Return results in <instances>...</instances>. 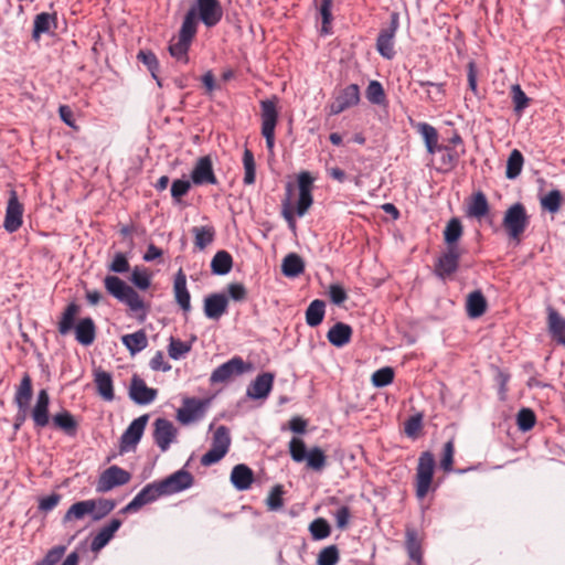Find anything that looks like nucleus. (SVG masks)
<instances>
[{
  "label": "nucleus",
  "mask_w": 565,
  "mask_h": 565,
  "mask_svg": "<svg viewBox=\"0 0 565 565\" xmlns=\"http://www.w3.org/2000/svg\"><path fill=\"white\" fill-rule=\"evenodd\" d=\"M274 374L264 372L256 376V379L248 385L246 395L253 399L266 398L273 388Z\"/></svg>",
  "instance_id": "nucleus-21"
},
{
  "label": "nucleus",
  "mask_w": 565,
  "mask_h": 565,
  "mask_svg": "<svg viewBox=\"0 0 565 565\" xmlns=\"http://www.w3.org/2000/svg\"><path fill=\"white\" fill-rule=\"evenodd\" d=\"M326 302L321 299L311 301L306 310V323L311 327H318L324 318Z\"/></svg>",
  "instance_id": "nucleus-38"
},
{
  "label": "nucleus",
  "mask_w": 565,
  "mask_h": 565,
  "mask_svg": "<svg viewBox=\"0 0 565 565\" xmlns=\"http://www.w3.org/2000/svg\"><path fill=\"white\" fill-rule=\"evenodd\" d=\"M130 281L140 290H146L151 285V275L148 273L146 268H140L136 266L132 269Z\"/></svg>",
  "instance_id": "nucleus-55"
},
{
  "label": "nucleus",
  "mask_w": 565,
  "mask_h": 565,
  "mask_svg": "<svg viewBox=\"0 0 565 565\" xmlns=\"http://www.w3.org/2000/svg\"><path fill=\"white\" fill-rule=\"evenodd\" d=\"M189 10H194L195 17L209 29L217 25L223 18V8L218 0H195Z\"/></svg>",
  "instance_id": "nucleus-6"
},
{
  "label": "nucleus",
  "mask_w": 565,
  "mask_h": 565,
  "mask_svg": "<svg viewBox=\"0 0 565 565\" xmlns=\"http://www.w3.org/2000/svg\"><path fill=\"white\" fill-rule=\"evenodd\" d=\"M405 544L409 558L419 564L423 557L422 545L417 532L414 529H407Z\"/></svg>",
  "instance_id": "nucleus-46"
},
{
  "label": "nucleus",
  "mask_w": 565,
  "mask_h": 565,
  "mask_svg": "<svg viewBox=\"0 0 565 565\" xmlns=\"http://www.w3.org/2000/svg\"><path fill=\"white\" fill-rule=\"evenodd\" d=\"M289 452L294 461L302 462L308 457V450L302 439L294 437L289 443Z\"/></svg>",
  "instance_id": "nucleus-61"
},
{
  "label": "nucleus",
  "mask_w": 565,
  "mask_h": 565,
  "mask_svg": "<svg viewBox=\"0 0 565 565\" xmlns=\"http://www.w3.org/2000/svg\"><path fill=\"white\" fill-rule=\"evenodd\" d=\"M198 32V18L195 17L194 10H188L185 13L178 38L183 39V41H189L192 43Z\"/></svg>",
  "instance_id": "nucleus-40"
},
{
  "label": "nucleus",
  "mask_w": 565,
  "mask_h": 565,
  "mask_svg": "<svg viewBox=\"0 0 565 565\" xmlns=\"http://www.w3.org/2000/svg\"><path fill=\"white\" fill-rule=\"evenodd\" d=\"M303 270L305 263L298 254L290 253L282 259L281 271L286 277H298Z\"/></svg>",
  "instance_id": "nucleus-36"
},
{
  "label": "nucleus",
  "mask_w": 565,
  "mask_h": 565,
  "mask_svg": "<svg viewBox=\"0 0 565 565\" xmlns=\"http://www.w3.org/2000/svg\"><path fill=\"white\" fill-rule=\"evenodd\" d=\"M96 508V501L90 500H84L75 502L70 507V509L66 511V513L63 516V522L67 523L72 520H81L86 514H90L94 512V509Z\"/></svg>",
  "instance_id": "nucleus-33"
},
{
  "label": "nucleus",
  "mask_w": 565,
  "mask_h": 565,
  "mask_svg": "<svg viewBox=\"0 0 565 565\" xmlns=\"http://www.w3.org/2000/svg\"><path fill=\"white\" fill-rule=\"evenodd\" d=\"M439 147L441 148V151H445L441 156L440 162L443 167H445L446 171L455 169L458 166L460 158L466 153L463 146L460 151L450 145H440Z\"/></svg>",
  "instance_id": "nucleus-43"
},
{
  "label": "nucleus",
  "mask_w": 565,
  "mask_h": 565,
  "mask_svg": "<svg viewBox=\"0 0 565 565\" xmlns=\"http://www.w3.org/2000/svg\"><path fill=\"white\" fill-rule=\"evenodd\" d=\"M233 258L226 250H218L211 260V270L214 275L224 276L231 271Z\"/></svg>",
  "instance_id": "nucleus-37"
},
{
  "label": "nucleus",
  "mask_w": 565,
  "mask_h": 565,
  "mask_svg": "<svg viewBox=\"0 0 565 565\" xmlns=\"http://www.w3.org/2000/svg\"><path fill=\"white\" fill-rule=\"evenodd\" d=\"M511 98L513 103V109L519 115H521L530 104V98L526 96L519 84L512 85Z\"/></svg>",
  "instance_id": "nucleus-52"
},
{
  "label": "nucleus",
  "mask_w": 565,
  "mask_h": 565,
  "mask_svg": "<svg viewBox=\"0 0 565 565\" xmlns=\"http://www.w3.org/2000/svg\"><path fill=\"white\" fill-rule=\"evenodd\" d=\"M190 351H191L190 344H188L181 340L174 339L172 337L170 338L168 353L171 359L179 360Z\"/></svg>",
  "instance_id": "nucleus-64"
},
{
  "label": "nucleus",
  "mask_w": 565,
  "mask_h": 565,
  "mask_svg": "<svg viewBox=\"0 0 565 565\" xmlns=\"http://www.w3.org/2000/svg\"><path fill=\"white\" fill-rule=\"evenodd\" d=\"M154 429H153V439L156 445L160 448L162 452L167 451L170 445L177 438V428L167 418H157L154 420Z\"/></svg>",
  "instance_id": "nucleus-15"
},
{
  "label": "nucleus",
  "mask_w": 565,
  "mask_h": 565,
  "mask_svg": "<svg viewBox=\"0 0 565 565\" xmlns=\"http://www.w3.org/2000/svg\"><path fill=\"white\" fill-rule=\"evenodd\" d=\"M32 396V379L28 373H24L14 394V404L17 405V408L30 409Z\"/></svg>",
  "instance_id": "nucleus-28"
},
{
  "label": "nucleus",
  "mask_w": 565,
  "mask_h": 565,
  "mask_svg": "<svg viewBox=\"0 0 565 565\" xmlns=\"http://www.w3.org/2000/svg\"><path fill=\"white\" fill-rule=\"evenodd\" d=\"M191 181L194 185L217 184V178L213 170V161L210 156L200 157L190 174Z\"/></svg>",
  "instance_id": "nucleus-14"
},
{
  "label": "nucleus",
  "mask_w": 565,
  "mask_h": 565,
  "mask_svg": "<svg viewBox=\"0 0 565 565\" xmlns=\"http://www.w3.org/2000/svg\"><path fill=\"white\" fill-rule=\"evenodd\" d=\"M231 441L230 429L226 426L221 425L213 434L211 447L226 455L230 450Z\"/></svg>",
  "instance_id": "nucleus-44"
},
{
  "label": "nucleus",
  "mask_w": 565,
  "mask_h": 565,
  "mask_svg": "<svg viewBox=\"0 0 565 565\" xmlns=\"http://www.w3.org/2000/svg\"><path fill=\"white\" fill-rule=\"evenodd\" d=\"M104 286L110 296L119 302L125 303L132 312H142V317L146 316L145 301L140 295L121 278L115 275H107L104 278Z\"/></svg>",
  "instance_id": "nucleus-1"
},
{
  "label": "nucleus",
  "mask_w": 565,
  "mask_h": 565,
  "mask_svg": "<svg viewBox=\"0 0 565 565\" xmlns=\"http://www.w3.org/2000/svg\"><path fill=\"white\" fill-rule=\"evenodd\" d=\"M22 214L23 206L19 202L17 192L11 190L3 222L4 230L9 233L17 232L22 225Z\"/></svg>",
  "instance_id": "nucleus-16"
},
{
  "label": "nucleus",
  "mask_w": 565,
  "mask_h": 565,
  "mask_svg": "<svg viewBox=\"0 0 565 565\" xmlns=\"http://www.w3.org/2000/svg\"><path fill=\"white\" fill-rule=\"evenodd\" d=\"M164 495H171L191 488L194 477L185 469H180L159 481Z\"/></svg>",
  "instance_id": "nucleus-13"
},
{
  "label": "nucleus",
  "mask_w": 565,
  "mask_h": 565,
  "mask_svg": "<svg viewBox=\"0 0 565 565\" xmlns=\"http://www.w3.org/2000/svg\"><path fill=\"white\" fill-rule=\"evenodd\" d=\"M192 181L185 179H175L171 184V196L175 203L186 195L191 189Z\"/></svg>",
  "instance_id": "nucleus-63"
},
{
  "label": "nucleus",
  "mask_w": 565,
  "mask_h": 565,
  "mask_svg": "<svg viewBox=\"0 0 565 565\" xmlns=\"http://www.w3.org/2000/svg\"><path fill=\"white\" fill-rule=\"evenodd\" d=\"M94 382L98 395L107 402H111L115 398L113 377L109 372L97 370L94 374Z\"/></svg>",
  "instance_id": "nucleus-27"
},
{
  "label": "nucleus",
  "mask_w": 565,
  "mask_h": 565,
  "mask_svg": "<svg viewBox=\"0 0 565 565\" xmlns=\"http://www.w3.org/2000/svg\"><path fill=\"white\" fill-rule=\"evenodd\" d=\"M164 493L160 486L159 481H153L151 483L146 484L137 495L125 507L122 508V513H131L137 512L143 505L149 504L158 500L160 497H163Z\"/></svg>",
  "instance_id": "nucleus-11"
},
{
  "label": "nucleus",
  "mask_w": 565,
  "mask_h": 565,
  "mask_svg": "<svg viewBox=\"0 0 565 565\" xmlns=\"http://www.w3.org/2000/svg\"><path fill=\"white\" fill-rule=\"evenodd\" d=\"M332 3L333 0H321L319 12L322 19L321 33L329 34L331 32V22H332Z\"/></svg>",
  "instance_id": "nucleus-58"
},
{
  "label": "nucleus",
  "mask_w": 565,
  "mask_h": 565,
  "mask_svg": "<svg viewBox=\"0 0 565 565\" xmlns=\"http://www.w3.org/2000/svg\"><path fill=\"white\" fill-rule=\"evenodd\" d=\"M31 417L36 428H44L50 424V395L46 390L39 391Z\"/></svg>",
  "instance_id": "nucleus-20"
},
{
  "label": "nucleus",
  "mask_w": 565,
  "mask_h": 565,
  "mask_svg": "<svg viewBox=\"0 0 565 565\" xmlns=\"http://www.w3.org/2000/svg\"><path fill=\"white\" fill-rule=\"evenodd\" d=\"M52 422L56 428L63 430L70 437H74L77 434L78 423L66 409L55 414L52 417Z\"/></svg>",
  "instance_id": "nucleus-32"
},
{
  "label": "nucleus",
  "mask_w": 565,
  "mask_h": 565,
  "mask_svg": "<svg viewBox=\"0 0 565 565\" xmlns=\"http://www.w3.org/2000/svg\"><path fill=\"white\" fill-rule=\"evenodd\" d=\"M96 501V508L94 512H92V519L94 521H99L106 515H108L116 507V502L110 499L100 498Z\"/></svg>",
  "instance_id": "nucleus-59"
},
{
  "label": "nucleus",
  "mask_w": 565,
  "mask_h": 565,
  "mask_svg": "<svg viewBox=\"0 0 565 565\" xmlns=\"http://www.w3.org/2000/svg\"><path fill=\"white\" fill-rule=\"evenodd\" d=\"M530 220L525 206L518 202L511 205L504 213L502 226L510 238L520 241V237L529 226Z\"/></svg>",
  "instance_id": "nucleus-2"
},
{
  "label": "nucleus",
  "mask_w": 565,
  "mask_h": 565,
  "mask_svg": "<svg viewBox=\"0 0 565 565\" xmlns=\"http://www.w3.org/2000/svg\"><path fill=\"white\" fill-rule=\"evenodd\" d=\"M461 255V248L446 247L435 263L434 274L443 280L452 276L459 268Z\"/></svg>",
  "instance_id": "nucleus-9"
},
{
  "label": "nucleus",
  "mask_w": 565,
  "mask_h": 565,
  "mask_svg": "<svg viewBox=\"0 0 565 565\" xmlns=\"http://www.w3.org/2000/svg\"><path fill=\"white\" fill-rule=\"evenodd\" d=\"M309 531L313 540L320 541L330 535L331 526L326 519L318 518L310 523Z\"/></svg>",
  "instance_id": "nucleus-51"
},
{
  "label": "nucleus",
  "mask_w": 565,
  "mask_h": 565,
  "mask_svg": "<svg viewBox=\"0 0 565 565\" xmlns=\"http://www.w3.org/2000/svg\"><path fill=\"white\" fill-rule=\"evenodd\" d=\"M205 407V401L186 397L183 401V406L177 412V418L181 424H190L203 417Z\"/></svg>",
  "instance_id": "nucleus-17"
},
{
  "label": "nucleus",
  "mask_w": 565,
  "mask_h": 565,
  "mask_svg": "<svg viewBox=\"0 0 565 565\" xmlns=\"http://www.w3.org/2000/svg\"><path fill=\"white\" fill-rule=\"evenodd\" d=\"M228 299L224 294H211L204 298V315L212 320H218L227 310Z\"/></svg>",
  "instance_id": "nucleus-22"
},
{
  "label": "nucleus",
  "mask_w": 565,
  "mask_h": 565,
  "mask_svg": "<svg viewBox=\"0 0 565 565\" xmlns=\"http://www.w3.org/2000/svg\"><path fill=\"white\" fill-rule=\"evenodd\" d=\"M121 520L120 519H111L108 524L103 526L99 532L94 536L90 543V550L93 552H98L103 547H105L108 542L113 539L114 534L119 530L121 526Z\"/></svg>",
  "instance_id": "nucleus-24"
},
{
  "label": "nucleus",
  "mask_w": 565,
  "mask_h": 565,
  "mask_svg": "<svg viewBox=\"0 0 565 565\" xmlns=\"http://www.w3.org/2000/svg\"><path fill=\"white\" fill-rule=\"evenodd\" d=\"M121 341L131 354L142 351L148 345L147 334L143 330L125 334L122 335Z\"/></svg>",
  "instance_id": "nucleus-39"
},
{
  "label": "nucleus",
  "mask_w": 565,
  "mask_h": 565,
  "mask_svg": "<svg viewBox=\"0 0 565 565\" xmlns=\"http://www.w3.org/2000/svg\"><path fill=\"white\" fill-rule=\"evenodd\" d=\"M253 481L254 472L248 466L238 463L232 469L231 482L236 490H247L252 486Z\"/></svg>",
  "instance_id": "nucleus-26"
},
{
  "label": "nucleus",
  "mask_w": 565,
  "mask_h": 565,
  "mask_svg": "<svg viewBox=\"0 0 565 565\" xmlns=\"http://www.w3.org/2000/svg\"><path fill=\"white\" fill-rule=\"evenodd\" d=\"M243 164H244V184L250 185L255 183L256 180V163L254 159V153L249 149H245L243 153Z\"/></svg>",
  "instance_id": "nucleus-50"
},
{
  "label": "nucleus",
  "mask_w": 565,
  "mask_h": 565,
  "mask_svg": "<svg viewBox=\"0 0 565 565\" xmlns=\"http://www.w3.org/2000/svg\"><path fill=\"white\" fill-rule=\"evenodd\" d=\"M352 328L344 322H337L327 333L328 341L337 347L342 348L351 341Z\"/></svg>",
  "instance_id": "nucleus-29"
},
{
  "label": "nucleus",
  "mask_w": 565,
  "mask_h": 565,
  "mask_svg": "<svg viewBox=\"0 0 565 565\" xmlns=\"http://www.w3.org/2000/svg\"><path fill=\"white\" fill-rule=\"evenodd\" d=\"M399 28V13L393 11L390 14V24L380 31L376 39V50L381 56L392 60L395 56L394 38Z\"/></svg>",
  "instance_id": "nucleus-5"
},
{
  "label": "nucleus",
  "mask_w": 565,
  "mask_h": 565,
  "mask_svg": "<svg viewBox=\"0 0 565 565\" xmlns=\"http://www.w3.org/2000/svg\"><path fill=\"white\" fill-rule=\"evenodd\" d=\"M192 233L194 234V244L201 250L212 244L215 237L213 226H194Z\"/></svg>",
  "instance_id": "nucleus-45"
},
{
  "label": "nucleus",
  "mask_w": 565,
  "mask_h": 565,
  "mask_svg": "<svg viewBox=\"0 0 565 565\" xmlns=\"http://www.w3.org/2000/svg\"><path fill=\"white\" fill-rule=\"evenodd\" d=\"M339 550L337 545H329L322 548L318 555V565H335L339 562Z\"/></svg>",
  "instance_id": "nucleus-60"
},
{
  "label": "nucleus",
  "mask_w": 565,
  "mask_h": 565,
  "mask_svg": "<svg viewBox=\"0 0 565 565\" xmlns=\"http://www.w3.org/2000/svg\"><path fill=\"white\" fill-rule=\"evenodd\" d=\"M523 162V154L518 149L512 150L507 161L505 177L510 180L519 177L522 171Z\"/></svg>",
  "instance_id": "nucleus-48"
},
{
  "label": "nucleus",
  "mask_w": 565,
  "mask_h": 565,
  "mask_svg": "<svg viewBox=\"0 0 565 565\" xmlns=\"http://www.w3.org/2000/svg\"><path fill=\"white\" fill-rule=\"evenodd\" d=\"M81 307L76 302H70L64 311L61 315V318L57 322V330L60 334L66 335L68 334L74 328L76 316L79 313Z\"/></svg>",
  "instance_id": "nucleus-30"
},
{
  "label": "nucleus",
  "mask_w": 565,
  "mask_h": 565,
  "mask_svg": "<svg viewBox=\"0 0 565 565\" xmlns=\"http://www.w3.org/2000/svg\"><path fill=\"white\" fill-rule=\"evenodd\" d=\"M394 380V370L391 366L382 367L372 374V384L375 387H385Z\"/></svg>",
  "instance_id": "nucleus-56"
},
{
  "label": "nucleus",
  "mask_w": 565,
  "mask_h": 565,
  "mask_svg": "<svg viewBox=\"0 0 565 565\" xmlns=\"http://www.w3.org/2000/svg\"><path fill=\"white\" fill-rule=\"evenodd\" d=\"M190 46L191 43L189 41H183V39L178 38L175 42L173 40L170 42L168 51L173 58L186 64L189 63Z\"/></svg>",
  "instance_id": "nucleus-47"
},
{
  "label": "nucleus",
  "mask_w": 565,
  "mask_h": 565,
  "mask_svg": "<svg viewBox=\"0 0 565 565\" xmlns=\"http://www.w3.org/2000/svg\"><path fill=\"white\" fill-rule=\"evenodd\" d=\"M158 395V391L148 387L146 382L137 374L132 375L129 386V397L138 405H148L152 403Z\"/></svg>",
  "instance_id": "nucleus-18"
},
{
  "label": "nucleus",
  "mask_w": 565,
  "mask_h": 565,
  "mask_svg": "<svg viewBox=\"0 0 565 565\" xmlns=\"http://www.w3.org/2000/svg\"><path fill=\"white\" fill-rule=\"evenodd\" d=\"M75 339L82 345H90L96 338V326L90 317L82 318L74 328Z\"/></svg>",
  "instance_id": "nucleus-25"
},
{
  "label": "nucleus",
  "mask_w": 565,
  "mask_h": 565,
  "mask_svg": "<svg viewBox=\"0 0 565 565\" xmlns=\"http://www.w3.org/2000/svg\"><path fill=\"white\" fill-rule=\"evenodd\" d=\"M416 128L425 141L428 153L434 154L437 151H441L440 145H438V132L435 127L427 122H418Z\"/></svg>",
  "instance_id": "nucleus-34"
},
{
  "label": "nucleus",
  "mask_w": 565,
  "mask_h": 565,
  "mask_svg": "<svg viewBox=\"0 0 565 565\" xmlns=\"http://www.w3.org/2000/svg\"><path fill=\"white\" fill-rule=\"evenodd\" d=\"M360 103V87L356 84H350L339 90L334 100L329 105V115L335 116L344 110L356 106Z\"/></svg>",
  "instance_id": "nucleus-10"
},
{
  "label": "nucleus",
  "mask_w": 565,
  "mask_h": 565,
  "mask_svg": "<svg viewBox=\"0 0 565 565\" xmlns=\"http://www.w3.org/2000/svg\"><path fill=\"white\" fill-rule=\"evenodd\" d=\"M563 196L559 190L550 191L544 198L541 199V205L550 213L558 212Z\"/></svg>",
  "instance_id": "nucleus-54"
},
{
  "label": "nucleus",
  "mask_w": 565,
  "mask_h": 565,
  "mask_svg": "<svg viewBox=\"0 0 565 565\" xmlns=\"http://www.w3.org/2000/svg\"><path fill=\"white\" fill-rule=\"evenodd\" d=\"M131 479V473L119 466H110L105 469L98 477L96 483V492L106 493L116 487L128 483Z\"/></svg>",
  "instance_id": "nucleus-8"
},
{
  "label": "nucleus",
  "mask_w": 565,
  "mask_h": 565,
  "mask_svg": "<svg viewBox=\"0 0 565 565\" xmlns=\"http://www.w3.org/2000/svg\"><path fill=\"white\" fill-rule=\"evenodd\" d=\"M467 213L469 216L477 218H481L489 213V203L483 192L478 191L472 195Z\"/></svg>",
  "instance_id": "nucleus-41"
},
{
  "label": "nucleus",
  "mask_w": 565,
  "mask_h": 565,
  "mask_svg": "<svg viewBox=\"0 0 565 565\" xmlns=\"http://www.w3.org/2000/svg\"><path fill=\"white\" fill-rule=\"evenodd\" d=\"M252 369L250 363H245L241 356H234L225 363L218 365L210 376V383H225L233 376L241 375Z\"/></svg>",
  "instance_id": "nucleus-7"
},
{
  "label": "nucleus",
  "mask_w": 565,
  "mask_h": 565,
  "mask_svg": "<svg viewBox=\"0 0 565 565\" xmlns=\"http://www.w3.org/2000/svg\"><path fill=\"white\" fill-rule=\"evenodd\" d=\"M366 98L370 103L382 105L385 103V92L382 84L377 81H371L366 88Z\"/></svg>",
  "instance_id": "nucleus-57"
},
{
  "label": "nucleus",
  "mask_w": 565,
  "mask_h": 565,
  "mask_svg": "<svg viewBox=\"0 0 565 565\" xmlns=\"http://www.w3.org/2000/svg\"><path fill=\"white\" fill-rule=\"evenodd\" d=\"M56 22L55 14L47 12H41L35 15L32 31V39L38 41L42 34L47 33L51 29V24Z\"/></svg>",
  "instance_id": "nucleus-42"
},
{
  "label": "nucleus",
  "mask_w": 565,
  "mask_h": 565,
  "mask_svg": "<svg viewBox=\"0 0 565 565\" xmlns=\"http://www.w3.org/2000/svg\"><path fill=\"white\" fill-rule=\"evenodd\" d=\"M173 291L178 305L183 311L189 312L191 310V296L186 288V275L182 268L174 276Z\"/></svg>",
  "instance_id": "nucleus-23"
},
{
  "label": "nucleus",
  "mask_w": 565,
  "mask_h": 565,
  "mask_svg": "<svg viewBox=\"0 0 565 565\" xmlns=\"http://www.w3.org/2000/svg\"><path fill=\"white\" fill-rule=\"evenodd\" d=\"M149 415L145 414L134 419L127 429L122 433L120 437V452H127L130 449H135L138 443L140 441L146 425L148 423Z\"/></svg>",
  "instance_id": "nucleus-12"
},
{
  "label": "nucleus",
  "mask_w": 565,
  "mask_h": 565,
  "mask_svg": "<svg viewBox=\"0 0 565 565\" xmlns=\"http://www.w3.org/2000/svg\"><path fill=\"white\" fill-rule=\"evenodd\" d=\"M284 487L281 484H276L271 488L267 499L266 504L270 511H277L284 505Z\"/></svg>",
  "instance_id": "nucleus-62"
},
{
  "label": "nucleus",
  "mask_w": 565,
  "mask_h": 565,
  "mask_svg": "<svg viewBox=\"0 0 565 565\" xmlns=\"http://www.w3.org/2000/svg\"><path fill=\"white\" fill-rule=\"evenodd\" d=\"M548 334L557 344L565 347V318L552 306L546 308Z\"/></svg>",
  "instance_id": "nucleus-19"
},
{
  "label": "nucleus",
  "mask_w": 565,
  "mask_h": 565,
  "mask_svg": "<svg viewBox=\"0 0 565 565\" xmlns=\"http://www.w3.org/2000/svg\"><path fill=\"white\" fill-rule=\"evenodd\" d=\"M462 232L461 221L457 217L450 218L444 230L446 247L460 248L458 241L462 236Z\"/></svg>",
  "instance_id": "nucleus-35"
},
{
  "label": "nucleus",
  "mask_w": 565,
  "mask_h": 565,
  "mask_svg": "<svg viewBox=\"0 0 565 565\" xmlns=\"http://www.w3.org/2000/svg\"><path fill=\"white\" fill-rule=\"evenodd\" d=\"M308 457H306L305 461H307V467L315 470L321 471L327 465V456L324 451L316 446L308 450Z\"/></svg>",
  "instance_id": "nucleus-49"
},
{
  "label": "nucleus",
  "mask_w": 565,
  "mask_h": 565,
  "mask_svg": "<svg viewBox=\"0 0 565 565\" xmlns=\"http://www.w3.org/2000/svg\"><path fill=\"white\" fill-rule=\"evenodd\" d=\"M536 423L535 413L531 408H521L516 414V425L518 428L526 433L531 430Z\"/></svg>",
  "instance_id": "nucleus-53"
},
{
  "label": "nucleus",
  "mask_w": 565,
  "mask_h": 565,
  "mask_svg": "<svg viewBox=\"0 0 565 565\" xmlns=\"http://www.w3.org/2000/svg\"><path fill=\"white\" fill-rule=\"evenodd\" d=\"M435 465V457L430 451L420 454L415 478L416 497L420 500L424 499L430 490Z\"/></svg>",
  "instance_id": "nucleus-3"
},
{
  "label": "nucleus",
  "mask_w": 565,
  "mask_h": 565,
  "mask_svg": "<svg viewBox=\"0 0 565 565\" xmlns=\"http://www.w3.org/2000/svg\"><path fill=\"white\" fill-rule=\"evenodd\" d=\"M262 110V135L266 140V147L269 152L275 147V128L278 121L277 98L260 100Z\"/></svg>",
  "instance_id": "nucleus-4"
},
{
  "label": "nucleus",
  "mask_w": 565,
  "mask_h": 565,
  "mask_svg": "<svg viewBox=\"0 0 565 565\" xmlns=\"http://www.w3.org/2000/svg\"><path fill=\"white\" fill-rule=\"evenodd\" d=\"M487 299L481 290H475L467 297L466 310L469 318L481 317L487 310Z\"/></svg>",
  "instance_id": "nucleus-31"
}]
</instances>
